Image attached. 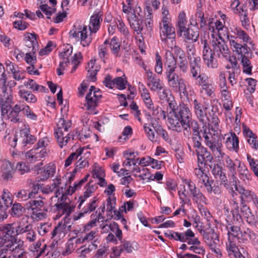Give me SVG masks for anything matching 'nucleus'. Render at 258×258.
Listing matches in <instances>:
<instances>
[{
    "label": "nucleus",
    "instance_id": "nucleus-1",
    "mask_svg": "<svg viewBox=\"0 0 258 258\" xmlns=\"http://www.w3.org/2000/svg\"><path fill=\"white\" fill-rule=\"evenodd\" d=\"M231 213L234 221L239 222L240 220L242 221V217L243 216L248 224L258 228L257 216L252 213L249 207L245 203L241 202V208L239 209L238 204L234 201Z\"/></svg>",
    "mask_w": 258,
    "mask_h": 258
},
{
    "label": "nucleus",
    "instance_id": "nucleus-2",
    "mask_svg": "<svg viewBox=\"0 0 258 258\" xmlns=\"http://www.w3.org/2000/svg\"><path fill=\"white\" fill-rule=\"evenodd\" d=\"M16 85L17 83L15 81L11 80L8 82L7 85L1 86L0 106L2 115L8 113L14 103L12 88Z\"/></svg>",
    "mask_w": 258,
    "mask_h": 258
},
{
    "label": "nucleus",
    "instance_id": "nucleus-3",
    "mask_svg": "<svg viewBox=\"0 0 258 258\" xmlns=\"http://www.w3.org/2000/svg\"><path fill=\"white\" fill-rule=\"evenodd\" d=\"M168 81V85L172 91L179 93L180 96H188L185 80L180 78L175 72L165 73Z\"/></svg>",
    "mask_w": 258,
    "mask_h": 258
},
{
    "label": "nucleus",
    "instance_id": "nucleus-4",
    "mask_svg": "<svg viewBox=\"0 0 258 258\" xmlns=\"http://www.w3.org/2000/svg\"><path fill=\"white\" fill-rule=\"evenodd\" d=\"M203 130H201V132L203 134L206 145L210 149L215 157L218 158V159L223 158L225 154L223 151L222 143L219 142L212 138L211 133L207 132L206 126H203Z\"/></svg>",
    "mask_w": 258,
    "mask_h": 258
},
{
    "label": "nucleus",
    "instance_id": "nucleus-5",
    "mask_svg": "<svg viewBox=\"0 0 258 258\" xmlns=\"http://www.w3.org/2000/svg\"><path fill=\"white\" fill-rule=\"evenodd\" d=\"M70 37L80 41L83 47H88L92 42L91 35L88 34L87 26L85 25H75L69 32Z\"/></svg>",
    "mask_w": 258,
    "mask_h": 258
},
{
    "label": "nucleus",
    "instance_id": "nucleus-6",
    "mask_svg": "<svg viewBox=\"0 0 258 258\" xmlns=\"http://www.w3.org/2000/svg\"><path fill=\"white\" fill-rule=\"evenodd\" d=\"M212 49L208 44L207 41H204V47L203 50V58L204 63L209 69H216L218 67V63Z\"/></svg>",
    "mask_w": 258,
    "mask_h": 258
},
{
    "label": "nucleus",
    "instance_id": "nucleus-7",
    "mask_svg": "<svg viewBox=\"0 0 258 258\" xmlns=\"http://www.w3.org/2000/svg\"><path fill=\"white\" fill-rule=\"evenodd\" d=\"M159 28L162 41H166L168 39H171L172 43L175 41V29L171 22H160Z\"/></svg>",
    "mask_w": 258,
    "mask_h": 258
},
{
    "label": "nucleus",
    "instance_id": "nucleus-8",
    "mask_svg": "<svg viewBox=\"0 0 258 258\" xmlns=\"http://www.w3.org/2000/svg\"><path fill=\"white\" fill-rule=\"evenodd\" d=\"M212 45L213 52L218 57H223L226 58L230 57V50L224 40L222 41H219L217 39L213 40Z\"/></svg>",
    "mask_w": 258,
    "mask_h": 258
},
{
    "label": "nucleus",
    "instance_id": "nucleus-9",
    "mask_svg": "<svg viewBox=\"0 0 258 258\" xmlns=\"http://www.w3.org/2000/svg\"><path fill=\"white\" fill-rule=\"evenodd\" d=\"M191 105L193 106L194 112L199 119L203 124H206L207 121L208 120L207 110V107L204 106L202 102L199 100L195 99L192 100Z\"/></svg>",
    "mask_w": 258,
    "mask_h": 258
},
{
    "label": "nucleus",
    "instance_id": "nucleus-10",
    "mask_svg": "<svg viewBox=\"0 0 258 258\" xmlns=\"http://www.w3.org/2000/svg\"><path fill=\"white\" fill-rule=\"evenodd\" d=\"M147 85L152 91H159L163 88V84L155 74L151 71L147 72Z\"/></svg>",
    "mask_w": 258,
    "mask_h": 258
},
{
    "label": "nucleus",
    "instance_id": "nucleus-11",
    "mask_svg": "<svg viewBox=\"0 0 258 258\" xmlns=\"http://www.w3.org/2000/svg\"><path fill=\"white\" fill-rule=\"evenodd\" d=\"M189 64V75L190 77L195 79L201 75L202 67L201 64V58L200 57L188 56Z\"/></svg>",
    "mask_w": 258,
    "mask_h": 258
},
{
    "label": "nucleus",
    "instance_id": "nucleus-12",
    "mask_svg": "<svg viewBox=\"0 0 258 258\" xmlns=\"http://www.w3.org/2000/svg\"><path fill=\"white\" fill-rule=\"evenodd\" d=\"M190 24L192 25L191 27L186 28L182 33L185 37V41L189 42H196L198 41L199 37V29L197 26V22H196L195 24H193L190 21Z\"/></svg>",
    "mask_w": 258,
    "mask_h": 258
},
{
    "label": "nucleus",
    "instance_id": "nucleus-13",
    "mask_svg": "<svg viewBox=\"0 0 258 258\" xmlns=\"http://www.w3.org/2000/svg\"><path fill=\"white\" fill-rule=\"evenodd\" d=\"M95 87L93 86L90 87L89 92L86 96V107L88 110L93 109L97 106L98 101L101 97V95L97 94L98 91H95Z\"/></svg>",
    "mask_w": 258,
    "mask_h": 258
},
{
    "label": "nucleus",
    "instance_id": "nucleus-14",
    "mask_svg": "<svg viewBox=\"0 0 258 258\" xmlns=\"http://www.w3.org/2000/svg\"><path fill=\"white\" fill-rule=\"evenodd\" d=\"M1 171L2 178L4 180H11L13 177V174L15 172L14 165L7 160H2L1 161Z\"/></svg>",
    "mask_w": 258,
    "mask_h": 258
},
{
    "label": "nucleus",
    "instance_id": "nucleus-15",
    "mask_svg": "<svg viewBox=\"0 0 258 258\" xmlns=\"http://www.w3.org/2000/svg\"><path fill=\"white\" fill-rule=\"evenodd\" d=\"M55 172V166L54 164L49 163L45 165L42 169H40L37 172L38 180L44 181L47 180L50 177L54 175Z\"/></svg>",
    "mask_w": 258,
    "mask_h": 258
},
{
    "label": "nucleus",
    "instance_id": "nucleus-16",
    "mask_svg": "<svg viewBox=\"0 0 258 258\" xmlns=\"http://www.w3.org/2000/svg\"><path fill=\"white\" fill-rule=\"evenodd\" d=\"M215 178L219 181L220 185H223L228 190H232L233 188H237L236 180L234 178H233L231 175H229V179H228L225 172V170L221 171Z\"/></svg>",
    "mask_w": 258,
    "mask_h": 258
},
{
    "label": "nucleus",
    "instance_id": "nucleus-17",
    "mask_svg": "<svg viewBox=\"0 0 258 258\" xmlns=\"http://www.w3.org/2000/svg\"><path fill=\"white\" fill-rule=\"evenodd\" d=\"M47 156V149L33 148L26 154V158L31 162L41 160Z\"/></svg>",
    "mask_w": 258,
    "mask_h": 258
},
{
    "label": "nucleus",
    "instance_id": "nucleus-18",
    "mask_svg": "<svg viewBox=\"0 0 258 258\" xmlns=\"http://www.w3.org/2000/svg\"><path fill=\"white\" fill-rule=\"evenodd\" d=\"M175 114L180 119L183 124H186L189 122L192 116L189 109L184 104H180L178 105V109H177Z\"/></svg>",
    "mask_w": 258,
    "mask_h": 258
},
{
    "label": "nucleus",
    "instance_id": "nucleus-19",
    "mask_svg": "<svg viewBox=\"0 0 258 258\" xmlns=\"http://www.w3.org/2000/svg\"><path fill=\"white\" fill-rule=\"evenodd\" d=\"M165 73L175 72L176 69V59L170 51H167L165 55Z\"/></svg>",
    "mask_w": 258,
    "mask_h": 258
},
{
    "label": "nucleus",
    "instance_id": "nucleus-20",
    "mask_svg": "<svg viewBox=\"0 0 258 258\" xmlns=\"http://www.w3.org/2000/svg\"><path fill=\"white\" fill-rule=\"evenodd\" d=\"M175 113H169L168 117V124L170 129L177 132L182 131V125L183 124L181 122L180 119L175 115Z\"/></svg>",
    "mask_w": 258,
    "mask_h": 258
},
{
    "label": "nucleus",
    "instance_id": "nucleus-21",
    "mask_svg": "<svg viewBox=\"0 0 258 258\" xmlns=\"http://www.w3.org/2000/svg\"><path fill=\"white\" fill-rule=\"evenodd\" d=\"M37 37V35L34 33H26L24 34V41L25 45L29 48H32V52L33 54H35L38 49Z\"/></svg>",
    "mask_w": 258,
    "mask_h": 258
},
{
    "label": "nucleus",
    "instance_id": "nucleus-22",
    "mask_svg": "<svg viewBox=\"0 0 258 258\" xmlns=\"http://www.w3.org/2000/svg\"><path fill=\"white\" fill-rule=\"evenodd\" d=\"M32 225L29 223V217L24 216L21 219L18 226L16 227V235L27 233L32 229Z\"/></svg>",
    "mask_w": 258,
    "mask_h": 258
},
{
    "label": "nucleus",
    "instance_id": "nucleus-23",
    "mask_svg": "<svg viewBox=\"0 0 258 258\" xmlns=\"http://www.w3.org/2000/svg\"><path fill=\"white\" fill-rule=\"evenodd\" d=\"M102 14L100 12L94 14L91 17L89 25L90 33H95L99 30L102 21Z\"/></svg>",
    "mask_w": 258,
    "mask_h": 258
},
{
    "label": "nucleus",
    "instance_id": "nucleus-24",
    "mask_svg": "<svg viewBox=\"0 0 258 258\" xmlns=\"http://www.w3.org/2000/svg\"><path fill=\"white\" fill-rule=\"evenodd\" d=\"M140 19L141 18L138 17L135 13L132 14L131 17L128 18L131 28L134 30L137 35L141 34L143 29L142 21Z\"/></svg>",
    "mask_w": 258,
    "mask_h": 258
},
{
    "label": "nucleus",
    "instance_id": "nucleus-25",
    "mask_svg": "<svg viewBox=\"0 0 258 258\" xmlns=\"http://www.w3.org/2000/svg\"><path fill=\"white\" fill-rule=\"evenodd\" d=\"M97 199L94 198L90 203L85 206L80 212L76 213L74 215V220H78L83 217L85 214L90 213L94 211L97 207Z\"/></svg>",
    "mask_w": 258,
    "mask_h": 258
},
{
    "label": "nucleus",
    "instance_id": "nucleus-26",
    "mask_svg": "<svg viewBox=\"0 0 258 258\" xmlns=\"http://www.w3.org/2000/svg\"><path fill=\"white\" fill-rule=\"evenodd\" d=\"M27 209H31L34 212L40 211H46L44 206V202L42 198L30 200L27 204Z\"/></svg>",
    "mask_w": 258,
    "mask_h": 258
},
{
    "label": "nucleus",
    "instance_id": "nucleus-27",
    "mask_svg": "<svg viewBox=\"0 0 258 258\" xmlns=\"http://www.w3.org/2000/svg\"><path fill=\"white\" fill-rule=\"evenodd\" d=\"M13 202L10 192L7 189L3 190V194L0 198V211H5L10 207Z\"/></svg>",
    "mask_w": 258,
    "mask_h": 258
},
{
    "label": "nucleus",
    "instance_id": "nucleus-28",
    "mask_svg": "<svg viewBox=\"0 0 258 258\" xmlns=\"http://www.w3.org/2000/svg\"><path fill=\"white\" fill-rule=\"evenodd\" d=\"M231 47L237 54L241 55V57L248 54L250 51V48L246 44L242 45L238 43L237 41H231Z\"/></svg>",
    "mask_w": 258,
    "mask_h": 258
},
{
    "label": "nucleus",
    "instance_id": "nucleus-29",
    "mask_svg": "<svg viewBox=\"0 0 258 258\" xmlns=\"http://www.w3.org/2000/svg\"><path fill=\"white\" fill-rule=\"evenodd\" d=\"M225 144L228 149L233 150L237 152L239 149V140L234 133L230 134V135L226 138Z\"/></svg>",
    "mask_w": 258,
    "mask_h": 258
},
{
    "label": "nucleus",
    "instance_id": "nucleus-30",
    "mask_svg": "<svg viewBox=\"0 0 258 258\" xmlns=\"http://www.w3.org/2000/svg\"><path fill=\"white\" fill-rule=\"evenodd\" d=\"M71 123L68 121L66 122L63 118H60L57 123V128L54 132L55 137L58 136H62L63 130L66 132L68 131V128L71 127Z\"/></svg>",
    "mask_w": 258,
    "mask_h": 258
},
{
    "label": "nucleus",
    "instance_id": "nucleus-31",
    "mask_svg": "<svg viewBox=\"0 0 258 258\" xmlns=\"http://www.w3.org/2000/svg\"><path fill=\"white\" fill-rule=\"evenodd\" d=\"M187 21L186 20L185 13L184 12H181L178 17V21L177 23V33L181 36L182 34L183 31L186 28Z\"/></svg>",
    "mask_w": 258,
    "mask_h": 258
},
{
    "label": "nucleus",
    "instance_id": "nucleus-32",
    "mask_svg": "<svg viewBox=\"0 0 258 258\" xmlns=\"http://www.w3.org/2000/svg\"><path fill=\"white\" fill-rule=\"evenodd\" d=\"M21 137L22 138V143L25 146L27 144H32L36 140V138L30 134L29 129L24 128L21 130L20 132Z\"/></svg>",
    "mask_w": 258,
    "mask_h": 258
},
{
    "label": "nucleus",
    "instance_id": "nucleus-33",
    "mask_svg": "<svg viewBox=\"0 0 258 258\" xmlns=\"http://www.w3.org/2000/svg\"><path fill=\"white\" fill-rule=\"evenodd\" d=\"M20 97L28 103H34L37 101L36 97L30 91L21 89L18 92Z\"/></svg>",
    "mask_w": 258,
    "mask_h": 258
},
{
    "label": "nucleus",
    "instance_id": "nucleus-34",
    "mask_svg": "<svg viewBox=\"0 0 258 258\" xmlns=\"http://www.w3.org/2000/svg\"><path fill=\"white\" fill-rule=\"evenodd\" d=\"M18 106L20 108V112L23 111V114L29 119L33 120H36L37 116L32 111H31L30 107L22 102H19L17 104Z\"/></svg>",
    "mask_w": 258,
    "mask_h": 258
},
{
    "label": "nucleus",
    "instance_id": "nucleus-35",
    "mask_svg": "<svg viewBox=\"0 0 258 258\" xmlns=\"http://www.w3.org/2000/svg\"><path fill=\"white\" fill-rule=\"evenodd\" d=\"M204 185L209 194L213 193L214 195H219L221 192V187L218 184L214 183L213 180L209 179L207 182L204 183Z\"/></svg>",
    "mask_w": 258,
    "mask_h": 258
},
{
    "label": "nucleus",
    "instance_id": "nucleus-36",
    "mask_svg": "<svg viewBox=\"0 0 258 258\" xmlns=\"http://www.w3.org/2000/svg\"><path fill=\"white\" fill-rule=\"evenodd\" d=\"M15 223L7 224L4 225L1 228V231L3 233V237H16V228L14 227Z\"/></svg>",
    "mask_w": 258,
    "mask_h": 258
},
{
    "label": "nucleus",
    "instance_id": "nucleus-37",
    "mask_svg": "<svg viewBox=\"0 0 258 258\" xmlns=\"http://www.w3.org/2000/svg\"><path fill=\"white\" fill-rule=\"evenodd\" d=\"M67 225L65 222H62V221L59 222L52 231L51 238H54L56 236L58 237L64 236L67 231Z\"/></svg>",
    "mask_w": 258,
    "mask_h": 258
},
{
    "label": "nucleus",
    "instance_id": "nucleus-38",
    "mask_svg": "<svg viewBox=\"0 0 258 258\" xmlns=\"http://www.w3.org/2000/svg\"><path fill=\"white\" fill-rule=\"evenodd\" d=\"M152 123L153 122H151L150 123H145L144 124V130L148 139L152 142H158V137L155 136V133L151 127H152Z\"/></svg>",
    "mask_w": 258,
    "mask_h": 258
},
{
    "label": "nucleus",
    "instance_id": "nucleus-39",
    "mask_svg": "<svg viewBox=\"0 0 258 258\" xmlns=\"http://www.w3.org/2000/svg\"><path fill=\"white\" fill-rule=\"evenodd\" d=\"M20 112V107L17 105V104L14 106L12 110L8 115L9 119L13 122H20L21 118L20 117L19 113Z\"/></svg>",
    "mask_w": 258,
    "mask_h": 258
},
{
    "label": "nucleus",
    "instance_id": "nucleus-40",
    "mask_svg": "<svg viewBox=\"0 0 258 258\" xmlns=\"http://www.w3.org/2000/svg\"><path fill=\"white\" fill-rule=\"evenodd\" d=\"M177 66L180 73L185 74L187 72L188 68L186 55L177 58L176 66Z\"/></svg>",
    "mask_w": 258,
    "mask_h": 258
},
{
    "label": "nucleus",
    "instance_id": "nucleus-41",
    "mask_svg": "<svg viewBox=\"0 0 258 258\" xmlns=\"http://www.w3.org/2000/svg\"><path fill=\"white\" fill-rule=\"evenodd\" d=\"M106 211L109 213H112V211L115 214L117 212V216H121L119 212L115 210L116 205V199L114 196L109 197L106 200Z\"/></svg>",
    "mask_w": 258,
    "mask_h": 258
},
{
    "label": "nucleus",
    "instance_id": "nucleus-42",
    "mask_svg": "<svg viewBox=\"0 0 258 258\" xmlns=\"http://www.w3.org/2000/svg\"><path fill=\"white\" fill-rule=\"evenodd\" d=\"M25 212V209L19 203H15L11 209V215L13 217L19 218L22 216Z\"/></svg>",
    "mask_w": 258,
    "mask_h": 258
},
{
    "label": "nucleus",
    "instance_id": "nucleus-43",
    "mask_svg": "<svg viewBox=\"0 0 258 258\" xmlns=\"http://www.w3.org/2000/svg\"><path fill=\"white\" fill-rule=\"evenodd\" d=\"M12 251L15 253H19L18 256L19 257H22L23 254L25 253L24 250V242L21 239H16V242L15 243V246L11 249Z\"/></svg>",
    "mask_w": 258,
    "mask_h": 258
},
{
    "label": "nucleus",
    "instance_id": "nucleus-44",
    "mask_svg": "<svg viewBox=\"0 0 258 258\" xmlns=\"http://www.w3.org/2000/svg\"><path fill=\"white\" fill-rule=\"evenodd\" d=\"M55 206L57 210H61L62 213L66 215V216H69L73 212L75 208L74 207L70 206L67 203L56 204Z\"/></svg>",
    "mask_w": 258,
    "mask_h": 258
},
{
    "label": "nucleus",
    "instance_id": "nucleus-45",
    "mask_svg": "<svg viewBox=\"0 0 258 258\" xmlns=\"http://www.w3.org/2000/svg\"><path fill=\"white\" fill-rule=\"evenodd\" d=\"M225 162L226 164V167L229 169V171L231 173L230 175L232 176L233 178H234L235 180H237V178L236 177V164L228 156H227L226 158Z\"/></svg>",
    "mask_w": 258,
    "mask_h": 258
},
{
    "label": "nucleus",
    "instance_id": "nucleus-46",
    "mask_svg": "<svg viewBox=\"0 0 258 258\" xmlns=\"http://www.w3.org/2000/svg\"><path fill=\"white\" fill-rule=\"evenodd\" d=\"M241 63L243 68V72L247 74H251L252 66L249 59L245 56L241 57Z\"/></svg>",
    "mask_w": 258,
    "mask_h": 258
},
{
    "label": "nucleus",
    "instance_id": "nucleus-47",
    "mask_svg": "<svg viewBox=\"0 0 258 258\" xmlns=\"http://www.w3.org/2000/svg\"><path fill=\"white\" fill-rule=\"evenodd\" d=\"M152 125L157 134L160 135L164 140L168 142L170 141L167 132L161 125L159 124L155 125L154 123H152Z\"/></svg>",
    "mask_w": 258,
    "mask_h": 258
},
{
    "label": "nucleus",
    "instance_id": "nucleus-48",
    "mask_svg": "<svg viewBox=\"0 0 258 258\" xmlns=\"http://www.w3.org/2000/svg\"><path fill=\"white\" fill-rule=\"evenodd\" d=\"M41 246L42 243L39 241H37L35 244H34L33 251L34 252L35 255H36V258H38L45 253L47 245L46 244H44L42 247Z\"/></svg>",
    "mask_w": 258,
    "mask_h": 258
},
{
    "label": "nucleus",
    "instance_id": "nucleus-49",
    "mask_svg": "<svg viewBox=\"0 0 258 258\" xmlns=\"http://www.w3.org/2000/svg\"><path fill=\"white\" fill-rule=\"evenodd\" d=\"M196 16L199 22L201 28H203L207 25L208 21V17H205L203 12L200 8H198L197 10Z\"/></svg>",
    "mask_w": 258,
    "mask_h": 258
},
{
    "label": "nucleus",
    "instance_id": "nucleus-50",
    "mask_svg": "<svg viewBox=\"0 0 258 258\" xmlns=\"http://www.w3.org/2000/svg\"><path fill=\"white\" fill-rule=\"evenodd\" d=\"M202 166H199L198 168H196L195 169V174L197 177L201 180L203 183L207 182V181L210 179L208 175L204 172V170L202 169Z\"/></svg>",
    "mask_w": 258,
    "mask_h": 258
},
{
    "label": "nucleus",
    "instance_id": "nucleus-51",
    "mask_svg": "<svg viewBox=\"0 0 258 258\" xmlns=\"http://www.w3.org/2000/svg\"><path fill=\"white\" fill-rule=\"evenodd\" d=\"M17 237H2L1 238V241L3 242V245H5L7 249L10 250L15 246V243L16 242Z\"/></svg>",
    "mask_w": 258,
    "mask_h": 258
},
{
    "label": "nucleus",
    "instance_id": "nucleus-52",
    "mask_svg": "<svg viewBox=\"0 0 258 258\" xmlns=\"http://www.w3.org/2000/svg\"><path fill=\"white\" fill-rule=\"evenodd\" d=\"M109 227H110V231L114 233L118 240L121 241L122 238V233L118 224L113 222L109 225Z\"/></svg>",
    "mask_w": 258,
    "mask_h": 258
},
{
    "label": "nucleus",
    "instance_id": "nucleus-53",
    "mask_svg": "<svg viewBox=\"0 0 258 258\" xmlns=\"http://www.w3.org/2000/svg\"><path fill=\"white\" fill-rule=\"evenodd\" d=\"M133 134V130L130 126H126L124 128L122 135L124 137L119 136L118 138L119 142L122 143L127 140Z\"/></svg>",
    "mask_w": 258,
    "mask_h": 258
},
{
    "label": "nucleus",
    "instance_id": "nucleus-54",
    "mask_svg": "<svg viewBox=\"0 0 258 258\" xmlns=\"http://www.w3.org/2000/svg\"><path fill=\"white\" fill-rule=\"evenodd\" d=\"M83 151V149H79L77 150L76 152L72 153L66 160L64 166L68 167L70 166L72 161L75 159H77L79 155H81Z\"/></svg>",
    "mask_w": 258,
    "mask_h": 258
},
{
    "label": "nucleus",
    "instance_id": "nucleus-55",
    "mask_svg": "<svg viewBox=\"0 0 258 258\" xmlns=\"http://www.w3.org/2000/svg\"><path fill=\"white\" fill-rule=\"evenodd\" d=\"M201 87V92H204L208 96L212 97L214 94L215 88L211 83L209 82Z\"/></svg>",
    "mask_w": 258,
    "mask_h": 258
},
{
    "label": "nucleus",
    "instance_id": "nucleus-56",
    "mask_svg": "<svg viewBox=\"0 0 258 258\" xmlns=\"http://www.w3.org/2000/svg\"><path fill=\"white\" fill-rule=\"evenodd\" d=\"M16 171L20 175H23L25 173L29 172L30 169L25 163L21 162H18L16 167Z\"/></svg>",
    "mask_w": 258,
    "mask_h": 258
},
{
    "label": "nucleus",
    "instance_id": "nucleus-57",
    "mask_svg": "<svg viewBox=\"0 0 258 258\" xmlns=\"http://www.w3.org/2000/svg\"><path fill=\"white\" fill-rule=\"evenodd\" d=\"M238 172L240 174L241 177V178H245L247 180H249L250 179V175L249 174V171L248 170L247 168L246 167V166L244 165H242L241 164V162H239V165L238 166Z\"/></svg>",
    "mask_w": 258,
    "mask_h": 258
},
{
    "label": "nucleus",
    "instance_id": "nucleus-58",
    "mask_svg": "<svg viewBox=\"0 0 258 258\" xmlns=\"http://www.w3.org/2000/svg\"><path fill=\"white\" fill-rule=\"evenodd\" d=\"M230 230H228V239L232 240L233 238L237 237L241 233L240 229L239 227L231 226L229 227Z\"/></svg>",
    "mask_w": 258,
    "mask_h": 258
},
{
    "label": "nucleus",
    "instance_id": "nucleus-59",
    "mask_svg": "<svg viewBox=\"0 0 258 258\" xmlns=\"http://www.w3.org/2000/svg\"><path fill=\"white\" fill-rule=\"evenodd\" d=\"M123 77H124L125 79L126 77L125 75L122 77H116L114 79V85H116L117 88L119 90H123L125 88V84L127 83V81L124 80Z\"/></svg>",
    "mask_w": 258,
    "mask_h": 258
},
{
    "label": "nucleus",
    "instance_id": "nucleus-60",
    "mask_svg": "<svg viewBox=\"0 0 258 258\" xmlns=\"http://www.w3.org/2000/svg\"><path fill=\"white\" fill-rule=\"evenodd\" d=\"M227 248L229 251V252H231L233 254L234 257L239 255L241 254L239 251L238 247L236 244L234 243L231 240H229V244H227Z\"/></svg>",
    "mask_w": 258,
    "mask_h": 258
},
{
    "label": "nucleus",
    "instance_id": "nucleus-61",
    "mask_svg": "<svg viewBox=\"0 0 258 258\" xmlns=\"http://www.w3.org/2000/svg\"><path fill=\"white\" fill-rule=\"evenodd\" d=\"M192 199L198 206L207 204V199L202 192H198V195L192 198Z\"/></svg>",
    "mask_w": 258,
    "mask_h": 258
},
{
    "label": "nucleus",
    "instance_id": "nucleus-62",
    "mask_svg": "<svg viewBox=\"0 0 258 258\" xmlns=\"http://www.w3.org/2000/svg\"><path fill=\"white\" fill-rule=\"evenodd\" d=\"M122 243L119 246L120 253L124 250L126 251L127 253H131L133 251L134 247L130 241L124 240L122 242Z\"/></svg>",
    "mask_w": 258,
    "mask_h": 258
},
{
    "label": "nucleus",
    "instance_id": "nucleus-63",
    "mask_svg": "<svg viewBox=\"0 0 258 258\" xmlns=\"http://www.w3.org/2000/svg\"><path fill=\"white\" fill-rule=\"evenodd\" d=\"M40 9L47 16V18L50 19V16L54 13L55 9L51 8L47 5H41L39 7Z\"/></svg>",
    "mask_w": 258,
    "mask_h": 258
},
{
    "label": "nucleus",
    "instance_id": "nucleus-64",
    "mask_svg": "<svg viewBox=\"0 0 258 258\" xmlns=\"http://www.w3.org/2000/svg\"><path fill=\"white\" fill-rule=\"evenodd\" d=\"M110 45L112 53L117 55L120 50V44L116 37H114L111 39Z\"/></svg>",
    "mask_w": 258,
    "mask_h": 258
}]
</instances>
